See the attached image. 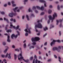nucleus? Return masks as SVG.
I'll return each mask as SVG.
<instances>
[{
	"instance_id": "nucleus-32",
	"label": "nucleus",
	"mask_w": 63,
	"mask_h": 63,
	"mask_svg": "<svg viewBox=\"0 0 63 63\" xmlns=\"http://www.w3.org/2000/svg\"><path fill=\"white\" fill-rule=\"evenodd\" d=\"M58 58H59V61L60 62H61V60H60L61 59V58L60 57H59Z\"/></svg>"
},
{
	"instance_id": "nucleus-59",
	"label": "nucleus",
	"mask_w": 63,
	"mask_h": 63,
	"mask_svg": "<svg viewBox=\"0 0 63 63\" xmlns=\"http://www.w3.org/2000/svg\"><path fill=\"white\" fill-rule=\"evenodd\" d=\"M7 6V4H5L4 5V7H6Z\"/></svg>"
},
{
	"instance_id": "nucleus-36",
	"label": "nucleus",
	"mask_w": 63,
	"mask_h": 63,
	"mask_svg": "<svg viewBox=\"0 0 63 63\" xmlns=\"http://www.w3.org/2000/svg\"><path fill=\"white\" fill-rule=\"evenodd\" d=\"M7 41L8 42H10L11 40H10V39H7Z\"/></svg>"
},
{
	"instance_id": "nucleus-4",
	"label": "nucleus",
	"mask_w": 63,
	"mask_h": 63,
	"mask_svg": "<svg viewBox=\"0 0 63 63\" xmlns=\"http://www.w3.org/2000/svg\"><path fill=\"white\" fill-rule=\"evenodd\" d=\"M43 26L40 23H38L37 25H36L35 26V29L36 30V32H38V31L36 29L37 28L41 29L42 28Z\"/></svg>"
},
{
	"instance_id": "nucleus-34",
	"label": "nucleus",
	"mask_w": 63,
	"mask_h": 63,
	"mask_svg": "<svg viewBox=\"0 0 63 63\" xmlns=\"http://www.w3.org/2000/svg\"><path fill=\"white\" fill-rule=\"evenodd\" d=\"M57 8L58 10H60V8L59 7V5H58Z\"/></svg>"
},
{
	"instance_id": "nucleus-23",
	"label": "nucleus",
	"mask_w": 63,
	"mask_h": 63,
	"mask_svg": "<svg viewBox=\"0 0 63 63\" xmlns=\"http://www.w3.org/2000/svg\"><path fill=\"white\" fill-rule=\"evenodd\" d=\"M6 32H8V33H9V32H11L12 31L10 30H8L6 31Z\"/></svg>"
},
{
	"instance_id": "nucleus-14",
	"label": "nucleus",
	"mask_w": 63,
	"mask_h": 63,
	"mask_svg": "<svg viewBox=\"0 0 63 63\" xmlns=\"http://www.w3.org/2000/svg\"><path fill=\"white\" fill-rule=\"evenodd\" d=\"M15 3V2L13 1H12V6L13 7H15V6H16V4H14V3Z\"/></svg>"
},
{
	"instance_id": "nucleus-16",
	"label": "nucleus",
	"mask_w": 63,
	"mask_h": 63,
	"mask_svg": "<svg viewBox=\"0 0 63 63\" xmlns=\"http://www.w3.org/2000/svg\"><path fill=\"white\" fill-rule=\"evenodd\" d=\"M10 20L11 21H13L14 22H16V19H13L12 18L10 19Z\"/></svg>"
},
{
	"instance_id": "nucleus-21",
	"label": "nucleus",
	"mask_w": 63,
	"mask_h": 63,
	"mask_svg": "<svg viewBox=\"0 0 63 63\" xmlns=\"http://www.w3.org/2000/svg\"><path fill=\"white\" fill-rule=\"evenodd\" d=\"M48 29V28H47V27H46L45 28H44V31H46Z\"/></svg>"
},
{
	"instance_id": "nucleus-9",
	"label": "nucleus",
	"mask_w": 63,
	"mask_h": 63,
	"mask_svg": "<svg viewBox=\"0 0 63 63\" xmlns=\"http://www.w3.org/2000/svg\"><path fill=\"white\" fill-rule=\"evenodd\" d=\"M57 42L58 43H60L61 41L59 40H53V42H51L50 44L51 46H52L53 45H54L55 44V42Z\"/></svg>"
},
{
	"instance_id": "nucleus-39",
	"label": "nucleus",
	"mask_w": 63,
	"mask_h": 63,
	"mask_svg": "<svg viewBox=\"0 0 63 63\" xmlns=\"http://www.w3.org/2000/svg\"><path fill=\"white\" fill-rule=\"evenodd\" d=\"M31 16H33V17H34V16H35L33 14H31Z\"/></svg>"
},
{
	"instance_id": "nucleus-55",
	"label": "nucleus",
	"mask_w": 63,
	"mask_h": 63,
	"mask_svg": "<svg viewBox=\"0 0 63 63\" xmlns=\"http://www.w3.org/2000/svg\"><path fill=\"white\" fill-rule=\"evenodd\" d=\"M19 49L21 50V52H22V51H21V48H20Z\"/></svg>"
},
{
	"instance_id": "nucleus-13",
	"label": "nucleus",
	"mask_w": 63,
	"mask_h": 63,
	"mask_svg": "<svg viewBox=\"0 0 63 63\" xmlns=\"http://www.w3.org/2000/svg\"><path fill=\"white\" fill-rule=\"evenodd\" d=\"M56 21H57L56 24L57 25L58 24V23L59 21L61 23V22H62V19H60V20H59V21H58V20H57Z\"/></svg>"
},
{
	"instance_id": "nucleus-27",
	"label": "nucleus",
	"mask_w": 63,
	"mask_h": 63,
	"mask_svg": "<svg viewBox=\"0 0 63 63\" xmlns=\"http://www.w3.org/2000/svg\"><path fill=\"white\" fill-rule=\"evenodd\" d=\"M7 50H8V49H5V50L4 51V53H6L7 52Z\"/></svg>"
},
{
	"instance_id": "nucleus-37",
	"label": "nucleus",
	"mask_w": 63,
	"mask_h": 63,
	"mask_svg": "<svg viewBox=\"0 0 63 63\" xmlns=\"http://www.w3.org/2000/svg\"><path fill=\"white\" fill-rule=\"evenodd\" d=\"M15 51H19V49H15Z\"/></svg>"
},
{
	"instance_id": "nucleus-25",
	"label": "nucleus",
	"mask_w": 63,
	"mask_h": 63,
	"mask_svg": "<svg viewBox=\"0 0 63 63\" xmlns=\"http://www.w3.org/2000/svg\"><path fill=\"white\" fill-rule=\"evenodd\" d=\"M26 17L27 18L28 20H29V17L28 16V15H26Z\"/></svg>"
},
{
	"instance_id": "nucleus-2",
	"label": "nucleus",
	"mask_w": 63,
	"mask_h": 63,
	"mask_svg": "<svg viewBox=\"0 0 63 63\" xmlns=\"http://www.w3.org/2000/svg\"><path fill=\"white\" fill-rule=\"evenodd\" d=\"M18 7H15V8L13 9V10L15 12V13H10L9 14V16H10V17H12L14 16H16V10L17 9H18Z\"/></svg>"
},
{
	"instance_id": "nucleus-42",
	"label": "nucleus",
	"mask_w": 63,
	"mask_h": 63,
	"mask_svg": "<svg viewBox=\"0 0 63 63\" xmlns=\"http://www.w3.org/2000/svg\"><path fill=\"white\" fill-rule=\"evenodd\" d=\"M54 57H55V58H57V56H56V55H54Z\"/></svg>"
},
{
	"instance_id": "nucleus-18",
	"label": "nucleus",
	"mask_w": 63,
	"mask_h": 63,
	"mask_svg": "<svg viewBox=\"0 0 63 63\" xmlns=\"http://www.w3.org/2000/svg\"><path fill=\"white\" fill-rule=\"evenodd\" d=\"M58 48H59V49H61V48H62V49H63V47L59 46L58 47Z\"/></svg>"
},
{
	"instance_id": "nucleus-28",
	"label": "nucleus",
	"mask_w": 63,
	"mask_h": 63,
	"mask_svg": "<svg viewBox=\"0 0 63 63\" xmlns=\"http://www.w3.org/2000/svg\"><path fill=\"white\" fill-rule=\"evenodd\" d=\"M14 58L15 60H16V55L15 54H14Z\"/></svg>"
},
{
	"instance_id": "nucleus-46",
	"label": "nucleus",
	"mask_w": 63,
	"mask_h": 63,
	"mask_svg": "<svg viewBox=\"0 0 63 63\" xmlns=\"http://www.w3.org/2000/svg\"><path fill=\"white\" fill-rule=\"evenodd\" d=\"M24 17H25V16H24V15L22 16V18L23 19H24Z\"/></svg>"
},
{
	"instance_id": "nucleus-40",
	"label": "nucleus",
	"mask_w": 63,
	"mask_h": 63,
	"mask_svg": "<svg viewBox=\"0 0 63 63\" xmlns=\"http://www.w3.org/2000/svg\"><path fill=\"white\" fill-rule=\"evenodd\" d=\"M3 45H6V42H3Z\"/></svg>"
},
{
	"instance_id": "nucleus-11",
	"label": "nucleus",
	"mask_w": 63,
	"mask_h": 63,
	"mask_svg": "<svg viewBox=\"0 0 63 63\" xmlns=\"http://www.w3.org/2000/svg\"><path fill=\"white\" fill-rule=\"evenodd\" d=\"M39 1L41 3H44V6L45 7H47V5H46V1L45 0H40Z\"/></svg>"
},
{
	"instance_id": "nucleus-7",
	"label": "nucleus",
	"mask_w": 63,
	"mask_h": 63,
	"mask_svg": "<svg viewBox=\"0 0 63 63\" xmlns=\"http://www.w3.org/2000/svg\"><path fill=\"white\" fill-rule=\"evenodd\" d=\"M16 32L18 33V34L16 35H15V34H12L11 36V38L12 39H13V37H15V38H17L18 35V36H19V35H20V33H19V32L18 31H16Z\"/></svg>"
},
{
	"instance_id": "nucleus-58",
	"label": "nucleus",
	"mask_w": 63,
	"mask_h": 63,
	"mask_svg": "<svg viewBox=\"0 0 63 63\" xmlns=\"http://www.w3.org/2000/svg\"><path fill=\"white\" fill-rule=\"evenodd\" d=\"M33 63H35V59H34L33 60Z\"/></svg>"
},
{
	"instance_id": "nucleus-24",
	"label": "nucleus",
	"mask_w": 63,
	"mask_h": 63,
	"mask_svg": "<svg viewBox=\"0 0 63 63\" xmlns=\"http://www.w3.org/2000/svg\"><path fill=\"white\" fill-rule=\"evenodd\" d=\"M28 1V0H24V4L25 5L26 4V2H27Z\"/></svg>"
},
{
	"instance_id": "nucleus-64",
	"label": "nucleus",
	"mask_w": 63,
	"mask_h": 63,
	"mask_svg": "<svg viewBox=\"0 0 63 63\" xmlns=\"http://www.w3.org/2000/svg\"><path fill=\"white\" fill-rule=\"evenodd\" d=\"M51 26H52V28L53 27H54V26H52L51 25Z\"/></svg>"
},
{
	"instance_id": "nucleus-61",
	"label": "nucleus",
	"mask_w": 63,
	"mask_h": 63,
	"mask_svg": "<svg viewBox=\"0 0 63 63\" xmlns=\"http://www.w3.org/2000/svg\"><path fill=\"white\" fill-rule=\"evenodd\" d=\"M38 63H41V61H38Z\"/></svg>"
},
{
	"instance_id": "nucleus-47",
	"label": "nucleus",
	"mask_w": 63,
	"mask_h": 63,
	"mask_svg": "<svg viewBox=\"0 0 63 63\" xmlns=\"http://www.w3.org/2000/svg\"><path fill=\"white\" fill-rule=\"evenodd\" d=\"M6 61H7L6 60V59H4L3 60V62H6Z\"/></svg>"
},
{
	"instance_id": "nucleus-8",
	"label": "nucleus",
	"mask_w": 63,
	"mask_h": 63,
	"mask_svg": "<svg viewBox=\"0 0 63 63\" xmlns=\"http://www.w3.org/2000/svg\"><path fill=\"white\" fill-rule=\"evenodd\" d=\"M28 30H28H27V29H26L24 30L25 32H27L25 34V35L26 36H27L28 35V33H27L28 32H29V34H30V33H31V31H30V29H28Z\"/></svg>"
},
{
	"instance_id": "nucleus-6",
	"label": "nucleus",
	"mask_w": 63,
	"mask_h": 63,
	"mask_svg": "<svg viewBox=\"0 0 63 63\" xmlns=\"http://www.w3.org/2000/svg\"><path fill=\"white\" fill-rule=\"evenodd\" d=\"M36 8H37L39 10H44V7H43V6H41V8H40V7L38 6H37L36 7L35 6H33V9H36Z\"/></svg>"
},
{
	"instance_id": "nucleus-35",
	"label": "nucleus",
	"mask_w": 63,
	"mask_h": 63,
	"mask_svg": "<svg viewBox=\"0 0 63 63\" xmlns=\"http://www.w3.org/2000/svg\"><path fill=\"white\" fill-rule=\"evenodd\" d=\"M44 14H45V13L42 12L41 13V16H42V15H44Z\"/></svg>"
},
{
	"instance_id": "nucleus-5",
	"label": "nucleus",
	"mask_w": 63,
	"mask_h": 63,
	"mask_svg": "<svg viewBox=\"0 0 63 63\" xmlns=\"http://www.w3.org/2000/svg\"><path fill=\"white\" fill-rule=\"evenodd\" d=\"M19 55L21 57H20V58H18V60H20V61H21V59H23V61H24L25 62H26V63H28V61H29V60H25V59H23V57L22 56V54H21V53Z\"/></svg>"
},
{
	"instance_id": "nucleus-60",
	"label": "nucleus",
	"mask_w": 63,
	"mask_h": 63,
	"mask_svg": "<svg viewBox=\"0 0 63 63\" xmlns=\"http://www.w3.org/2000/svg\"><path fill=\"white\" fill-rule=\"evenodd\" d=\"M0 20H3V19H2V18H0Z\"/></svg>"
},
{
	"instance_id": "nucleus-50",
	"label": "nucleus",
	"mask_w": 63,
	"mask_h": 63,
	"mask_svg": "<svg viewBox=\"0 0 63 63\" xmlns=\"http://www.w3.org/2000/svg\"><path fill=\"white\" fill-rule=\"evenodd\" d=\"M26 27L27 29H28V24H26Z\"/></svg>"
},
{
	"instance_id": "nucleus-62",
	"label": "nucleus",
	"mask_w": 63,
	"mask_h": 63,
	"mask_svg": "<svg viewBox=\"0 0 63 63\" xmlns=\"http://www.w3.org/2000/svg\"><path fill=\"white\" fill-rule=\"evenodd\" d=\"M62 26V25L61 24V23L60 25V27H61Z\"/></svg>"
},
{
	"instance_id": "nucleus-1",
	"label": "nucleus",
	"mask_w": 63,
	"mask_h": 63,
	"mask_svg": "<svg viewBox=\"0 0 63 63\" xmlns=\"http://www.w3.org/2000/svg\"><path fill=\"white\" fill-rule=\"evenodd\" d=\"M40 40V38L39 37H35L34 38L33 37L32 38V42H33L32 43V44L33 45H35L36 44V41H39Z\"/></svg>"
},
{
	"instance_id": "nucleus-31",
	"label": "nucleus",
	"mask_w": 63,
	"mask_h": 63,
	"mask_svg": "<svg viewBox=\"0 0 63 63\" xmlns=\"http://www.w3.org/2000/svg\"><path fill=\"white\" fill-rule=\"evenodd\" d=\"M42 20H38L37 21V22H38V23H39V22H42Z\"/></svg>"
},
{
	"instance_id": "nucleus-12",
	"label": "nucleus",
	"mask_w": 63,
	"mask_h": 63,
	"mask_svg": "<svg viewBox=\"0 0 63 63\" xmlns=\"http://www.w3.org/2000/svg\"><path fill=\"white\" fill-rule=\"evenodd\" d=\"M8 53H7L6 55H1V56L2 57L4 58V57H8Z\"/></svg>"
},
{
	"instance_id": "nucleus-57",
	"label": "nucleus",
	"mask_w": 63,
	"mask_h": 63,
	"mask_svg": "<svg viewBox=\"0 0 63 63\" xmlns=\"http://www.w3.org/2000/svg\"><path fill=\"white\" fill-rule=\"evenodd\" d=\"M12 47L13 48H15V46H14V45H13L12 46Z\"/></svg>"
},
{
	"instance_id": "nucleus-15",
	"label": "nucleus",
	"mask_w": 63,
	"mask_h": 63,
	"mask_svg": "<svg viewBox=\"0 0 63 63\" xmlns=\"http://www.w3.org/2000/svg\"><path fill=\"white\" fill-rule=\"evenodd\" d=\"M58 48L56 47H54L53 48V50H58Z\"/></svg>"
},
{
	"instance_id": "nucleus-63",
	"label": "nucleus",
	"mask_w": 63,
	"mask_h": 63,
	"mask_svg": "<svg viewBox=\"0 0 63 63\" xmlns=\"http://www.w3.org/2000/svg\"><path fill=\"white\" fill-rule=\"evenodd\" d=\"M39 54H41V52L40 51H39Z\"/></svg>"
},
{
	"instance_id": "nucleus-43",
	"label": "nucleus",
	"mask_w": 63,
	"mask_h": 63,
	"mask_svg": "<svg viewBox=\"0 0 63 63\" xmlns=\"http://www.w3.org/2000/svg\"><path fill=\"white\" fill-rule=\"evenodd\" d=\"M8 5H11V3H10V2H8Z\"/></svg>"
},
{
	"instance_id": "nucleus-48",
	"label": "nucleus",
	"mask_w": 63,
	"mask_h": 63,
	"mask_svg": "<svg viewBox=\"0 0 63 63\" xmlns=\"http://www.w3.org/2000/svg\"><path fill=\"white\" fill-rule=\"evenodd\" d=\"M38 62V60L36 59L35 60V63H37Z\"/></svg>"
},
{
	"instance_id": "nucleus-22",
	"label": "nucleus",
	"mask_w": 63,
	"mask_h": 63,
	"mask_svg": "<svg viewBox=\"0 0 63 63\" xmlns=\"http://www.w3.org/2000/svg\"><path fill=\"white\" fill-rule=\"evenodd\" d=\"M52 12V11L51 10H49L48 11V14H51Z\"/></svg>"
},
{
	"instance_id": "nucleus-51",
	"label": "nucleus",
	"mask_w": 63,
	"mask_h": 63,
	"mask_svg": "<svg viewBox=\"0 0 63 63\" xmlns=\"http://www.w3.org/2000/svg\"><path fill=\"white\" fill-rule=\"evenodd\" d=\"M35 12L36 13H38V12L37 10L35 11Z\"/></svg>"
},
{
	"instance_id": "nucleus-20",
	"label": "nucleus",
	"mask_w": 63,
	"mask_h": 63,
	"mask_svg": "<svg viewBox=\"0 0 63 63\" xmlns=\"http://www.w3.org/2000/svg\"><path fill=\"white\" fill-rule=\"evenodd\" d=\"M4 20H6L7 21V23H9V21H8V19H6L5 18H4Z\"/></svg>"
},
{
	"instance_id": "nucleus-56",
	"label": "nucleus",
	"mask_w": 63,
	"mask_h": 63,
	"mask_svg": "<svg viewBox=\"0 0 63 63\" xmlns=\"http://www.w3.org/2000/svg\"><path fill=\"white\" fill-rule=\"evenodd\" d=\"M50 8H52V6L51 5H50L49 6Z\"/></svg>"
},
{
	"instance_id": "nucleus-44",
	"label": "nucleus",
	"mask_w": 63,
	"mask_h": 63,
	"mask_svg": "<svg viewBox=\"0 0 63 63\" xmlns=\"http://www.w3.org/2000/svg\"><path fill=\"white\" fill-rule=\"evenodd\" d=\"M59 34H60V36H61V32L60 31L59 32Z\"/></svg>"
},
{
	"instance_id": "nucleus-29",
	"label": "nucleus",
	"mask_w": 63,
	"mask_h": 63,
	"mask_svg": "<svg viewBox=\"0 0 63 63\" xmlns=\"http://www.w3.org/2000/svg\"><path fill=\"white\" fill-rule=\"evenodd\" d=\"M26 44L25 43L24 45V48H26Z\"/></svg>"
},
{
	"instance_id": "nucleus-17",
	"label": "nucleus",
	"mask_w": 63,
	"mask_h": 63,
	"mask_svg": "<svg viewBox=\"0 0 63 63\" xmlns=\"http://www.w3.org/2000/svg\"><path fill=\"white\" fill-rule=\"evenodd\" d=\"M22 8H23V7H20L19 8V9L17 10V12H19L20 11L19 10H20V9H22Z\"/></svg>"
},
{
	"instance_id": "nucleus-33",
	"label": "nucleus",
	"mask_w": 63,
	"mask_h": 63,
	"mask_svg": "<svg viewBox=\"0 0 63 63\" xmlns=\"http://www.w3.org/2000/svg\"><path fill=\"white\" fill-rule=\"evenodd\" d=\"M0 13L2 15H4L5 14V13L3 12H0Z\"/></svg>"
},
{
	"instance_id": "nucleus-10",
	"label": "nucleus",
	"mask_w": 63,
	"mask_h": 63,
	"mask_svg": "<svg viewBox=\"0 0 63 63\" xmlns=\"http://www.w3.org/2000/svg\"><path fill=\"white\" fill-rule=\"evenodd\" d=\"M12 23L10 22V28H11V27H12L13 28H14V29H18V28H19V26H17L16 27L15 26H13L12 24Z\"/></svg>"
},
{
	"instance_id": "nucleus-53",
	"label": "nucleus",
	"mask_w": 63,
	"mask_h": 63,
	"mask_svg": "<svg viewBox=\"0 0 63 63\" xmlns=\"http://www.w3.org/2000/svg\"><path fill=\"white\" fill-rule=\"evenodd\" d=\"M34 58L35 59H37V56H36V55H35L34 56Z\"/></svg>"
},
{
	"instance_id": "nucleus-52",
	"label": "nucleus",
	"mask_w": 63,
	"mask_h": 63,
	"mask_svg": "<svg viewBox=\"0 0 63 63\" xmlns=\"http://www.w3.org/2000/svg\"><path fill=\"white\" fill-rule=\"evenodd\" d=\"M47 45V42H46L44 44V46H46Z\"/></svg>"
},
{
	"instance_id": "nucleus-26",
	"label": "nucleus",
	"mask_w": 63,
	"mask_h": 63,
	"mask_svg": "<svg viewBox=\"0 0 63 63\" xmlns=\"http://www.w3.org/2000/svg\"><path fill=\"white\" fill-rule=\"evenodd\" d=\"M28 11L29 12H32V11L31 10L30 8H29L28 10Z\"/></svg>"
},
{
	"instance_id": "nucleus-45",
	"label": "nucleus",
	"mask_w": 63,
	"mask_h": 63,
	"mask_svg": "<svg viewBox=\"0 0 63 63\" xmlns=\"http://www.w3.org/2000/svg\"><path fill=\"white\" fill-rule=\"evenodd\" d=\"M51 59H49L47 61L48 62H50V61H51Z\"/></svg>"
},
{
	"instance_id": "nucleus-19",
	"label": "nucleus",
	"mask_w": 63,
	"mask_h": 63,
	"mask_svg": "<svg viewBox=\"0 0 63 63\" xmlns=\"http://www.w3.org/2000/svg\"><path fill=\"white\" fill-rule=\"evenodd\" d=\"M8 57L9 59H11V54L9 53L8 54Z\"/></svg>"
},
{
	"instance_id": "nucleus-49",
	"label": "nucleus",
	"mask_w": 63,
	"mask_h": 63,
	"mask_svg": "<svg viewBox=\"0 0 63 63\" xmlns=\"http://www.w3.org/2000/svg\"><path fill=\"white\" fill-rule=\"evenodd\" d=\"M49 22H50V20H48L47 22V23L48 24H49Z\"/></svg>"
},
{
	"instance_id": "nucleus-38",
	"label": "nucleus",
	"mask_w": 63,
	"mask_h": 63,
	"mask_svg": "<svg viewBox=\"0 0 63 63\" xmlns=\"http://www.w3.org/2000/svg\"><path fill=\"white\" fill-rule=\"evenodd\" d=\"M33 57H32L30 58V60H32V59H33Z\"/></svg>"
},
{
	"instance_id": "nucleus-54",
	"label": "nucleus",
	"mask_w": 63,
	"mask_h": 63,
	"mask_svg": "<svg viewBox=\"0 0 63 63\" xmlns=\"http://www.w3.org/2000/svg\"><path fill=\"white\" fill-rule=\"evenodd\" d=\"M8 39H10V36L9 35L8 36Z\"/></svg>"
},
{
	"instance_id": "nucleus-3",
	"label": "nucleus",
	"mask_w": 63,
	"mask_h": 63,
	"mask_svg": "<svg viewBox=\"0 0 63 63\" xmlns=\"http://www.w3.org/2000/svg\"><path fill=\"white\" fill-rule=\"evenodd\" d=\"M57 14L56 13H54V15H53V17H52L50 15L48 17L49 20H51V22H53V19H54L55 17H57Z\"/></svg>"
},
{
	"instance_id": "nucleus-41",
	"label": "nucleus",
	"mask_w": 63,
	"mask_h": 63,
	"mask_svg": "<svg viewBox=\"0 0 63 63\" xmlns=\"http://www.w3.org/2000/svg\"><path fill=\"white\" fill-rule=\"evenodd\" d=\"M47 35V33H46L45 35H43V37H45V36H46Z\"/></svg>"
},
{
	"instance_id": "nucleus-30",
	"label": "nucleus",
	"mask_w": 63,
	"mask_h": 63,
	"mask_svg": "<svg viewBox=\"0 0 63 63\" xmlns=\"http://www.w3.org/2000/svg\"><path fill=\"white\" fill-rule=\"evenodd\" d=\"M34 48V46H31L30 48V49H31V48Z\"/></svg>"
}]
</instances>
